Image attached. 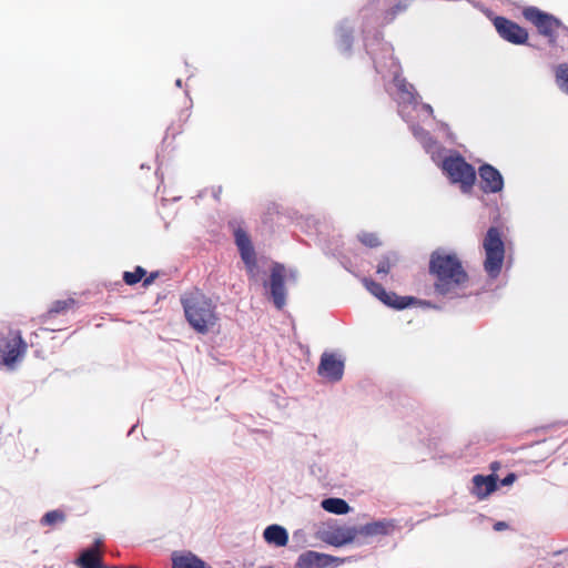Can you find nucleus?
<instances>
[{
    "label": "nucleus",
    "instance_id": "4be33fe9",
    "mask_svg": "<svg viewBox=\"0 0 568 568\" xmlns=\"http://www.w3.org/2000/svg\"><path fill=\"white\" fill-rule=\"evenodd\" d=\"M145 276V270L138 266L133 272H125L123 278L126 284L133 285Z\"/></svg>",
    "mask_w": 568,
    "mask_h": 568
},
{
    "label": "nucleus",
    "instance_id": "393cba45",
    "mask_svg": "<svg viewBox=\"0 0 568 568\" xmlns=\"http://www.w3.org/2000/svg\"><path fill=\"white\" fill-rule=\"evenodd\" d=\"M361 240L369 246L377 245L378 243V239L374 234H364Z\"/></svg>",
    "mask_w": 568,
    "mask_h": 568
},
{
    "label": "nucleus",
    "instance_id": "0eeeda50",
    "mask_svg": "<svg viewBox=\"0 0 568 568\" xmlns=\"http://www.w3.org/2000/svg\"><path fill=\"white\" fill-rule=\"evenodd\" d=\"M344 559L327 554L307 550L301 554L296 560L295 568H327L337 567Z\"/></svg>",
    "mask_w": 568,
    "mask_h": 568
},
{
    "label": "nucleus",
    "instance_id": "f3484780",
    "mask_svg": "<svg viewBox=\"0 0 568 568\" xmlns=\"http://www.w3.org/2000/svg\"><path fill=\"white\" fill-rule=\"evenodd\" d=\"M263 538L268 545L284 547L288 542V532L281 525H270L263 531Z\"/></svg>",
    "mask_w": 568,
    "mask_h": 568
},
{
    "label": "nucleus",
    "instance_id": "2eb2a0df",
    "mask_svg": "<svg viewBox=\"0 0 568 568\" xmlns=\"http://www.w3.org/2000/svg\"><path fill=\"white\" fill-rule=\"evenodd\" d=\"M483 189L488 192H498L503 189L504 181L500 173L490 165H483L479 169Z\"/></svg>",
    "mask_w": 568,
    "mask_h": 568
},
{
    "label": "nucleus",
    "instance_id": "c756f323",
    "mask_svg": "<svg viewBox=\"0 0 568 568\" xmlns=\"http://www.w3.org/2000/svg\"><path fill=\"white\" fill-rule=\"evenodd\" d=\"M378 273H386L387 270L384 266H379L377 270Z\"/></svg>",
    "mask_w": 568,
    "mask_h": 568
},
{
    "label": "nucleus",
    "instance_id": "cd10ccee",
    "mask_svg": "<svg viewBox=\"0 0 568 568\" xmlns=\"http://www.w3.org/2000/svg\"><path fill=\"white\" fill-rule=\"evenodd\" d=\"M154 280V275H151L149 277H145L143 281V286H149Z\"/></svg>",
    "mask_w": 568,
    "mask_h": 568
},
{
    "label": "nucleus",
    "instance_id": "aec40b11",
    "mask_svg": "<svg viewBox=\"0 0 568 568\" xmlns=\"http://www.w3.org/2000/svg\"><path fill=\"white\" fill-rule=\"evenodd\" d=\"M3 361L7 365L13 363L21 354V339L19 337L12 338V341L2 349Z\"/></svg>",
    "mask_w": 568,
    "mask_h": 568
},
{
    "label": "nucleus",
    "instance_id": "6e6552de",
    "mask_svg": "<svg viewBox=\"0 0 568 568\" xmlns=\"http://www.w3.org/2000/svg\"><path fill=\"white\" fill-rule=\"evenodd\" d=\"M523 13L524 17L534 23L538 28L539 32L545 36L551 37L560 27L559 20L538 10L537 8H526Z\"/></svg>",
    "mask_w": 568,
    "mask_h": 568
},
{
    "label": "nucleus",
    "instance_id": "1a4fd4ad",
    "mask_svg": "<svg viewBox=\"0 0 568 568\" xmlns=\"http://www.w3.org/2000/svg\"><path fill=\"white\" fill-rule=\"evenodd\" d=\"M235 243L240 251L241 257L245 263L246 270L251 277H256L257 265L254 248L246 233L242 230L235 232Z\"/></svg>",
    "mask_w": 568,
    "mask_h": 568
},
{
    "label": "nucleus",
    "instance_id": "a211bd4d",
    "mask_svg": "<svg viewBox=\"0 0 568 568\" xmlns=\"http://www.w3.org/2000/svg\"><path fill=\"white\" fill-rule=\"evenodd\" d=\"M103 552L100 547H92L84 551L78 559L82 568H103Z\"/></svg>",
    "mask_w": 568,
    "mask_h": 568
},
{
    "label": "nucleus",
    "instance_id": "7ed1b4c3",
    "mask_svg": "<svg viewBox=\"0 0 568 568\" xmlns=\"http://www.w3.org/2000/svg\"><path fill=\"white\" fill-rule=\"evenodd\" d=\"M315 536L329 546L343 547L356 541L357 527L339 525L334 520H328L317 526Z\"/></svg>",
    "mask_w": 568,
    "mask_h": 568
},
{
    "label": "nucleus",
    "instance_id": "bb28decb",
    "mask_svg": "<svg viewBox=\"0 0 568 568\" xmlns=\"http://www.w3.org/2000/svg\"><path fill=\"white\" fill-rule=\"evenodd\" d=\"M515 480V476L514 475H508L507 477L504 478L503 480V484L504 485H510L513 484Z\"/></svg>",
    "mask_w": 568,
    "mask_h": 568
},
{
    "label": "nucleus",
    "instance_id": "b1692460",
    "mask_svg": "<svg viewBox=\"0 0 568 568\" xmlns=\"http://www.w3.org/2000/svg\"><path fill=\"white\" fill-rule=\"evenodd\" d=\"M412 87L409 89H405L402 92L400 100L403 103H413L414 102V94L412 92Z\"/></svg>",
    "mask_w": 568,
    "mask_h": 568
},
{
    "label": "nucleus",
    "instance_id": "f03ea898",
    "mask_svg": "<svg viewBox=\"0 0 568 568\" xmlns=\"http://www.w3.org/2000/svg\"><path fill=\"white\" fill-rule=\"evenodd\" d=\"M184 315L190 326L200 334L215 328L219 316L212 301L201 292H190L182 298Z\"/></svg>",
    "mask_w": 568,
    "mask_h": 568
},
{
    "label": "nucleus",
    "instance_id": "5701e85b",
    "mask_svg": "<svg viewBox=\"0 0 568 568\" xmlns=\"http://www.w3.org/2000/svg\"><path fill=\"white\" fill-rule=\"evenodd\" d=\"M62 519H63L62 514H60L58 511H51L44 516V521L47 524H53V523H55L58 520H62Z\"/></svg>",
    "mask_w": 568,
    "mask_h": 568
},
{
    "label": "nucleus",
    "instance_id": "39448f33",
    "mask_svg": "<svg viewBox=\"0 0 568 568\" xmlns=\"http://www.w3.org/2000/svg\"><path fill=\"white\" fill-rule=\"evenodd\" d=\"M443 170L463 191L470 189L475 182V170L460 156H449L443 162Z\"/></svg>",
    "mask_w": 568,
    "mask_h": 568
},
{
    "label": "nucleus",
    "instance_id": "ddd939ff",
    "mask_svg": "<svg viewBox=\"0 0 568 568\" xmlns=\"http://www.w3.org/2000/svg\"><path fill=\"white\" fill-rule=\"evenodd\" d=\"M171 564L172 568H209L204 560L189 550L173 551Z\"/></svg>",
    "mask_w": 568,
    "mask_h": 568
},
{
    "label": "nucleus",
    "instance_id": "c85d7f7f",
    "mask_svg": "<svg viewBox=\"0 0 568 568\" xmlns=\"http://www.w3.org/2000/svg\"><path fill=\"white\" fill-rule=\"evenodd\" d=\"M422 109L427 112L428 114L432 113V108L429 105H422Z\"/></svg>",
    "mask_w": 568,
    "mask_h": 568
},
{
    "label": "nucleus",
    "instance_id": "f257e3e1",
    "mask_svg": "<svg viewBox=\"0 0 568 568\" xmlns=\"http://www.w3.org/2000/svg\"><path fill=\"white\" fill-rule=\"evenodd\" d=\"M429 268L436 277L435 288L440 294L450 293L467 280L459 260L445 250H437L432 254Z\"/></svg>",
    "mask_w": 568,
    "mask_h": 568
},
{
    "label": "nucleus",
    "instance_id": "4468645a",
    "mask_svg": "<svg viewBox=\"0 0 568 568\" xmlns=\"http://www.w3.org/2000/svg\"><path fill=\"white\" fill-rule=\"evenodd\" d=\"M497 488L496 477L493 475L483 476L476 475L473 477V489L471 493L478 499L487 498Z\"/></svg>",
    "mask_w": 568,
    "mask_h": 568
},
{
    "label": "nucleus",
    "instance_id": "9b49d317",
    "mask_svg": "<svg viewBox=\"0 0 568 568\" xmlns=\"http://www.w3.org/2000/svg\"><path fill=\"white\" fill-rule=\"evenodd\" d=\"M286 277L287 271L283 266H273L270 281V291L273 302L278 308L283 307L285 304L284 281Z\"/></svg>",
    "mask_w": 568,
    "mask_h": 568
},
{
    "label": "nucleus",
    "instance_id": "20e7f679",
    "mask_svg": "<svg viewBox=\"0 0 568 568\" xmlns=\"http://www.w3.org/2000/svg\"><path fill=\"white\" fill-rule=\"evenodd\" d=\"M483 246L485 250V270L490 276H497L501 270L505 255L500 232L495 227L489 229Z\"/></svg>",
    "mask_w": 568,
    "mask_h": 568
},
{
    "label": "nucleus",
    "instance_id": "f8f14e48",
    "mask_svg": "<svg viewBox=\"0 0 568 568\" xmlns=\"http://www.w3.org/2000/svg\"><path fill=\"white\" fill-rule=\"evenodd\" d=\"M365 286L367 290L376 296L384 304L395 307V308H405L413 303V300L405 296H397L394 293H387L379 284L365 281Z\"/></svg>",
    "mask_w": 568,
    "mask_h": 568
},
{
    "label": "nucleus",
    "instance_id": "6ab92c4d",
    "mask_svg": "<svg viewBox=\"0 0 568 568\" xmlns=\"http://www.w3.org/2000/svg\"><path fill=\"white\" fill-rule=\"evenodd\" d=\"M321 507L334 515H346L351 511L349 505L342 498H326L321 501Z\"/></svg>",
    "mask_w": 568,
    "mask_h": 568
},
{
    "label": "nucleus",
    "instance_id": "412c9836",
    "mask_svg": "<svg viewBox=\"0 0 568 568\" xmlns=\"http://www.w3.org/2000/svg\"><path fill=\"white\" fill-rule=\"evenodd\" d=\"M556 83L561 91L568 94V64H561L556 69Z\"/></svg>",
    "mask_w": 568,
    "mask_h": 568
},
{
    "label": "nucleus",
    "instance_id": "a878e982",
    "mask_svg": "<svg viewBox=\"0 0 568 568\" xmlns=\"http://www.w3.org/2000/svg\"><path fill=\"white\" fill-rule=\"evenodd\" d=\"M494 529L496 531H501V530H505L507 529V524L505 521H498L494 525Z\"/></svg>",
    "mask_w": 568,
    "mask_h": 568
},
{
    "label": "nucleus",
    "instance_id": "9d476101",
    "mask_svg": "<svg viewBox=\"0 0 568 568\" xmlns=\"http://www.w3.org/2000/svg\"><path fill=\"white\" fill-rule=\"evenodd\" d=\"M494 24L500 37L511 43L523 44L528 39V33L525 29L505 18H495Z\"/></svg>",
    "mask_w": 568,
    "mask_h": 568
},
{
    "label": "nucleus",
    "instance_id": "dca6fc26",
    "mask_svg": "<svg viewBox=\"0 0 568 568\" xmlns=\"http://www.w3.org/2000/svg\"><path fill=\"white\" fill-rule=\"evenodd\" d=\"M389 527L390 526L386 521L367 523L357 527L356 541L366 542L369 538L386 535L389 531Z\"/></svg>",
    "mask_w": 568,
    "mask_h": 568
},
{
    "label": "nucleus",
    "instance_id": "423d86ee",
    "mask_svg": "<svg viewBox=\"0 0 568 568\" xmlns=\"http://www.w3.org/2000/svg\"><path fill=\"white\" fill-rule=\"evenodd\" d=\"M345 357L339 352H324L321 356L317 373L327 382H337L342 378Z\"/></svg>",
    "mask_w": 568,
    "mask_h": 568
}]
</instances>
